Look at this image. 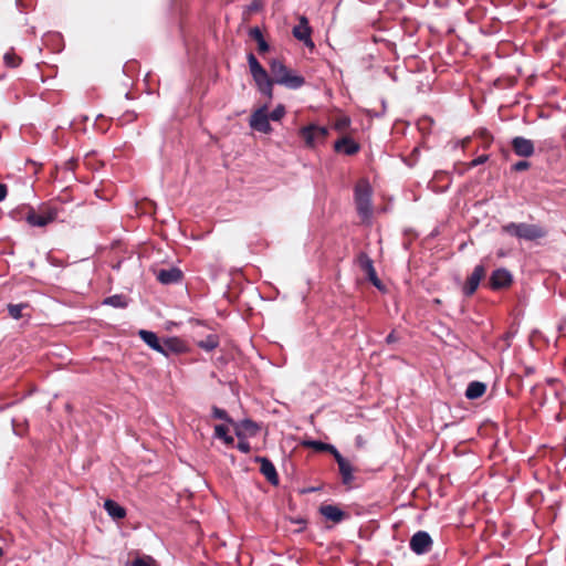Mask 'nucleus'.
Masks as SVG:
<instances>
[{
	"mask_svg": "<svg viewBox=\"0 0 566 566\" xmlns=\"http://www.w3.org/2000/svg\"><path fill=\"white\" fill-rule=\"evenodd\" d=\"M64 209L60 203H42L36 209L27 207L21 211V219L25 220L30 227L43 228L49 223L63 221Z\"/></svg>",
	"mask_w": 566,
	"mask_h": 566,
	"instance_id": "nucleus-1",
	"label": "nucleus"
},
{
	"mask_svg": "<svg viewBox=\"0 0 566 566\" xmlns=\"http://www.w3.org/2000/svg\"><path fill=\"white\" fill-rule=\"evenodd\" d=\"M371 195L369 181L367 179L358 180L354 189V199L357 212L364 222L368 221L373 214Z\"/></svg>",
	"mask_w": 566,
	"mask_h": 566,
	"instance_id": "nucleus-2",
	"label": "nucleus"
},
{
	"mask_svg": "<svg viewBox=\"0 0 566 566\" xmlns=\"http://www.w3.org/2000/svg\"><path fill=\"white\" fill-rule=\"evenodd\" d=\"M270 71L275 83L284 85L289 88H300L304 85L303 76L292 74L284 63L277 59L270 62Z\"/></svg>",
	"mask_w": 566,
	"mask_h": 566,
	"instance_id": "nucleus-3",
	"label": "nucleus"
},
{
	"mask_svg": "<svg viewBox=\"0 0 566 566\" xmlns=\"http://www.w3.org/2000/svg\"><path fill=\"white\" fill-rule=\"evenodd\" d=\"M300 135L306 146L314 147L317 143L325 140L328 135V129L323 126L308 125L301 128Z\"/></svg>",
	"mask_w": 566,
	"mask_h": 566,
	"instance_id": "nucleus-4",
	"label": "nucleus"
},
{
	"mask_svg": "<svg viewBox=\"0 0 566 566\" xmlns=\"http://www.w3.org/2000/svg\"><path fill=\"white\" fill-rule=\"evenodd\" d=\"M268 116V106L264 105L258 108L250 117V126L252 129L258 130L260 133L269 134L272 130V127L269 122Z\"/></svg>",
	"mask_w": 566,
	"mask_h": 566,
	"instance_id": "nucleus-5",
	"label": "nucleus"
},
{
	"mask_svg": "<svg viewBox=\"0 0 566 566\" xmlns=\"http://www.w3.org/2000/svg\"><path fill=\"white\" fill-rule=\"evenodd\" d=\"M410 549L417 555L428 553L432 547V539L424 531H418L412 535L409 542Z\"/></svg>",
	"mask_w": 566,
	"mask_h": 566,
	"instance_id": "nucleus-6",
	"label": "nucleus"
},
{
	"mask_svg": "<svg viewBox=\"0 0 566 566\" xmlns=\"http://www.w3.org/2000/svg\"><path fill=\"white\" fill-rule=\"evenodd\" d=\"M512 150L518 157L528 158L535 153V146L533 140L522 136H516L511 142Z\"/></svg>",
	"mask_w": 566,
	"mask_h": 566,
	"instance_id": "nucleus-7",
	"label": "nucleus"
},
{
	"mask_svg": "<svg viewBox=\"0 0 566 566\" xmlns=\"http://www.w3.org/2000/svg\"><path fill=\"white\" fill-rule=\"evenodd\" d=\"M358 263L360 269L367 275L368 280L373 283V285L377 287L379 291H384L385 286L377 276L376 270L373 265V261L366 254L363 253L358 258Z\"/></svg>",
	"mask_w": 566,
	"mask_h": 566,
	"instance_id": "nucleus-8",
	"label": "nucleus"
},
{
	"mask_svg": "<svg viewBox=\"0 0 566 566\" xmlns=\"http://www.w3.org/2000/svg\"><path fill=\"white\" fill-rule=\"evenodd\" d=\"M485 273L486 269L483 264H479L474 268L473 272L463 285V293L467 296L472 295L476 291L481 280L485 276Z\"/></svg>",
	"mask_w": 566,
	"mask_h": 566,
	"instance_id": "nucleus-9",
	"label": "nucleus"
},
{
	"mask_svg": "<svg viewBox=\"0 0 566 566\" xmlns=\"http://www.w3.org/2000/svg\"><path fill=\"white\" fill-rule=\"evenodd\" d=\"M312 29L308 25V20L305 17L300 19V23L293 28V35L298 41H302L307 46H314L313 41L311 40Z\"/></svg>",
	"mask_w": 566,
	"mask_h": 566,
	"instance_id": "nucleus-10",
	"label": "nucleus"
},
{
	"mask_svg": "<svg viewBox=\"0 0 566 566\" xmlns=\"http://www.w3.org/2000/svg\"><path fill=\"white\" fill-rule=\"evenodd\" d=\"M334 149L337 153H343L345 155L353 156L359 151L360 146L353 138L348 136H343L342 138L335 142Z\"/></svg>",
	"mask_w": 566,
	"mask_h": 566,
	"instance_id": "nucleus-11",
	"label": "nucleus"
},
{
	"mask_svg": "<svg viewBox=\"0 0 566 566\" xmlns=\"http://www.w3.org/2000/svg\"><path fill=\"white\" fill-rule=\"evenodd\" d=\"M157 280L163 284L178 283L182 279V272L178 268L161 269L156 272Z\"/></svg>",
	"mask_w": 566,
	"mask_h": 566,
	"instance_id": "nucleus-12",
	"label": "nucleus"
},
{
	"mask_svg": "<svg viewBox=\"0 0 566 566\" xmlns=\"http://www.w3.org/2000/svg\"><path fill=\"white\" fill-rule=\"evenodd\" d=\"M255 461L260 463V471L266 478V480L271 484L277 485L279 476H277L276 469L273 465V463L269 459L263 458V457H256Z\"/></svg>",
	"mask_w": 566,
	"mask_h": 566,
	"instance_id": "nucleus-13",
	"label": "nucleus"
},
{
	"mask_svg": "<svg viewBox=\"0 0 566 566\" xmlns=\"http://www.w3.org/2000/svg\"><path fill=\"white\" fill-rule=\"evenodd\" d=\"M512 276L504 269L495 270L490 277V285L493 290H500L511 284Z\"/></svg>",
	"mask_w": 566,
	"mask_h": 566,
	"instance_id": "nucleus-14",
	"label": "nucleus"
},
{
	"mask_svg": "<svg viewBox=\"0 0 566 566\" xmlns=\"http://www.w3.org/2000/svg\"><path fill=\"white\" fill-rule=\"evenodd\" d=\"M334 458L338 464L343 483L346 485H349L354 480V475H353L354 470H353L352 464L339 452H337Z\"/></svg>",
	"mask_w": 566,
	"mask_h": 566,
	"instance_id": "nucleus-15",
	"label": "nucleus"
},
{
	"mask_svg": "<svg viewBox=\"0 0 566 566\" xmlns=\"http://www.w3.org/2000/svg\"><path fill=\"white\" fill-rule=\"evenodd\" d=\"M259 91L265 95L269 99H272L273 97V81L272 77L265 72L263 76H256L253 78Z\"/></svg>",
	"mask_w": 566,
	"mask_h": 566,
	"instance_id": "nucleus-16",
	"label": "nucleus"
},
{
	"mask_svg": "<svg viewBox=\"0 0 566 566\" xmlns=\"http://www.w3.org/2000/svg\"><path fill=\"white\" fill-rule=\"evenodd\" d=\"M139 337L154 350L158 353H164L167 349L164 348L161 342L157 337V335L153 332L140 329L138 332Z\"/></svg>",
	"mask_w": 566,
	"mask_h": 566,
	"instance_id": "nucleus-17",
	"label": "nucleus"
},
{
	"mask_svg": "<svg viewBox=\"0 0 566 566\" xmlns=\"http://www.w3.org/2000/svg\"><path fill=\"white\" fill-rule=\"evenodd\" d=\"M249 36L258 43V52L264 54L270 50L269 43L265 41L262 31L259 27H253L249 30Z\"/></svg>",
	"mask_w": 566,
	"mask_h": 566,
	"instance_id": "nucleus-18",
	"label": "nucleus"
},
{
	"mask_svg": "<svg viewBox=\"0 0 566 566\" xmlns=\"http://www.w3.org/2000/svg\"><path fill=\"white\" fill-rule=\"evenodd\" d=\"M104 509L114 520H122L126 516V510L113 500H106Z\"/></svg>",
	"mask_w": 566,
	"mask_h": 566,
	"instance_id": "nucleus-19",
	"label": "nucleus"
},
{
	"mask_svg": "<svg viewBox=\"0 0 566 566\" xmlns=\"http://www.w3.org/2000/svg\"><path fill=\"white\" fill-rule=\"evenodd\" d=\"M522 229L524 230V239L531 241L544 238L547 233V231L538 224L526 223Z\"/></svg>",
	"mask_w": 566,
	"mask_h": 566,
	"instance_id": "nucleus-20",
	"label": "nucleus"
},
{
	"mask_svg": "<svg viewBox=\"0 0 566 566\" xmlns=\"http://www.w3.org/2000/svg\"><path fill=\"white\" fill-rule=\"evenodd\" d=\"M486 386L480 381H472L469 384L465 390V397L468 399H478L484 395Z\"/></svg>",
	"mask_w": 566,
	"mask_h": 566,
	"instance_id": "nucleus-21",
	"label": "nucleus"
},
{
	"mask_svg": "<svg viewBox=\"0 0 566 566\" xmlns=\"http://www.w3.org/2000/svg\"><path fill=\"white\" fill-rule=\"evenodd\" d=\"M321 513L333 522H340L344 517V512L335 505H324L321 507Z\"/></svg>",
	"mask_w": 566,
	"mask_h": 566,
	"instance_id": "nucleus-22",
	"label": "nucleus"
},
{
	"mask_svg": "<svg viewBox=\"0 0 566 566\" xmlns=\"http://www.w3.org/2000/svg\"><path fill=\"white\" fill-rule=\"evenodd\" d=\"M161 344L164 348L167 349L166 352L161 353L165 356H168L170 353H181L185 347L182 342L176 337L167 338Z\"/></svg>",
	"mask_w": 566,
	"mask_h": 566,
	"instance_id": "nucleus-23",
	"label": "nucleus"
},
{
	"mask_svg": "<svg viewBox=\"0 0 566 566\" xmlns=\"http://www.w3.org/2000/svg\"><path fill=\"white\" fill-rule=\"evenodd\" d=\"M248 63L253 78L256 76H263L266 72L253 53L248 54Z\"/></svg>",
	"mask_w": 566,
	"mask_h": 566,
	"instance_id": "nucleus-24",
	"label": "nucleus"
},
{
	"mask_svg": "<svg viewBox=\"0 0 566 566\" xmlns=\"http://www.w3.org/2000/svg\"><path fill=\"white\" fill-rule=\"evenodd\" d=\"M306 447H310L316 451H328L331 452L334 457L336 455V453L338 452L336 450V448L332 444H327V443H324V442H321V441H315V440H312V441H306L304 443Z\"/></svg>",
	"mask_w": 566,
	"mask_h": 566,
	"instance_id": "nucleus-25",
	"label": "nucleus"
},
{
	"mask_svg": "<svg viewBox=\"0 0 566 566\" xmlns=\"http://www.w3.org/2000/svg\"><path fill=\"white\" fill-rule=\"evenodd\" d=\"M228 428L223 424H217L214 427V436L221 440H223V442L226 444H232L234 442V439L233 437L229 436L228 434Z\"/></svg>",
	"mask_w": 566,
	"mask_h": 566,
	"instance_id": "nucleus-26",
	"label": "nucleus"
},
{
	"mask_svg": "<svg viewBox=\"0 0 566 566\" xmlns=\"http://www.w3.org/2000/svg\"><path fill=\"white\" fill-rule=\"evenodd\" d=\"M350 126V118L346 115H340L334 119L333 127L338 133H345Z\"/></svg>",
	"mask_w": 566,
	"mask_h": 566,
	"instance_id": "nucleus-27",
	"label": "nucleus"
},
{
	"mask_svg": "<svg viewBox=\"0 0 566 566\" xmlns=\"http://www.w3.org/2000/svg\"><path fill=\"white\" fill-rule=\"evenodd\" d=\"M526 223H510L504 227V231L511 235H515L517 238L524 239V230Z\"/></svg>",
	"mask_w": 566,
	"mask_h": 566,
	"instance_id": "nucleus-28",
	"label": "nucleus"
},
{
	"mask_svg": "<svg viewBox=\"0 0 566 566\" xmlns=\"http://www.w3.org/2000/svg\"><path fill=\"white\" fill-rule=\"evenodd\" d=\"M3 61L6 65L9 67H18L21 64L22 59L19 55H17L13 51H9L4 54Z\"/></svg>",
	"mask_w": 566,
	"mask_h": 566,
	"instance_id": "nucleus-29",
	"label": "nucleus"
},
{
	"mask_svg": "<svg viewBox=\"0 0 566 566\" xmlns=\"http://www.w3.org/2000/svg\"><path fill=\"white\" fill-rule=\"evenodd\" d=\"M104 304L111 305L113 307L123 308V307L127 306V301L122 295H113V296L105 298Z\"/></svg>",
	"mask_w": 566,
	"mask_h": 566,
	"instance_id": "nucleus-30",
	"label": "nucleus"
},
{
	"mask_svg": "<svg viewBox=\"0 0 566 566\" xmlns=\"http://www.w3.org/2000/svg\"><path fill=\"white\" fill-rule=\"evenodd\" d=\"M28 307L27 304H10L8 306L9 314L12 318L19 319L23 316L22 311Z\"/></svg>",
	"mask_w": 566,
	"mask_h": 566,
	"instance_id": "nucleus-31",
	"label": "nucleus"
},
{
	"mask_svg": "<svg viewBox=\"0 0 566 566\" xmlns=\"http://www.w3.org/2000/svg\"><path fill=\"white\" fill-rule=\"evenodd\" d=\"M198 345L206 350H212L218 346V339L214 335H209L206 339L200 340Z\"/></svg>",
	"mask_w": 566,
	"mask_h": 566,
	"instance_id": "nucleus-32",
	"label": "nucleus"
},
{
	"mask_svg": "<svg viewBox=\"0 0 566 566\" xmlns=\"http://www.w3.org/2000/svg\"><path fill=\"white\" fill-rule=\"evenodd\" d=\"M285 115V108L283 105L276 106L270 114H268L269 119L272 120H280Z\"/></svg>",
	"mask_w": 566,
	"mask_h": 566,
	"instance_id": "nucleus-33",
	"label": "nucleus"
},
{
	"mask_svg": "<svg viewBox=\"0 0 566 566\" xmlns=\"http://www.w3.org/2000/svg\"><path fill=\"white\" fill-rule=\"evenodd\" d=\"M133 566H157V565H156V562L151 557L144 556V557L136 558L133 562Z\"/></svg>",
	"mask_w": 566,
	"mask_h": 566,
	"instance_id": "nucleus-34",
	"label": "nucleus"
},
{
	"mask_svg": "<svg viewBox=\"0 0 566 566\" xmlns=\"http://www.w3.org/2000/svg\"><path fill=\"white\" fill-rule=\"evenodd\" d=\"M479 136L483 140V147L488 148L491 145L492 140H493V136L485 128H482V129L479 130Z\"/></svg>",
	"mask_w": 566,
	"mask_h": 566,
	"instance_id": "nucleus-35",
	"label": "nucleus"
},
{
	"mask_svg": "<svg viewBox=\"0 0 566 566\" xmlns=\"http://www.w3.org/2000/svg\"><path fill=\"white\" fill-rule=\"evenodd\" d=\"M530 167H531V163L530 161H527V160H520V161L515 163L514 165H512L511 170L515 171V172H520V171H524V170L530 169Z\"/></svg>",
	"mask_w": 566,
	"mask_h": 566,
	"instance_id": "nucleus-36",
	"label": "nucleus"
},
{
	"mask_svg": "<svg viewBox=\"0 0 566 566\" xmlns=\"http://www.w3.org/2000/svg\"><path fill=\"white\" fill-rule=\"evenodd\" d=\"M488 159H489L488 155H481V156L476 157L475 159L471 160L468 165V168H474L479 165H482V164L486 163Z\"/></svg>",
	"mask_w": 566,
	"mask_h": 566,
	"instance_id": "nucleus-37",
	"label": "nucleus"
},
{
	"mask_svg": "<svg viewBox=\"0 0 566 566\" xmlns=\"http://www.w3.org/2000/svg\"><path fill=\"white\" fill-rule=\"evenodd\" d=\"M212 415L217 419L227 420V421L230 420L227 412L223 409H220L218 407L212 408Z\"/></svg>",
	"mask_w": 566,
	"mask_h": 566,
	"instance_id": "nucleus-38",
	"label": "nucleus"
},
{
	"mask_svg": "<svg viewBox=\"0 0 566 566\" xmlns=\"http://www.w3.org/2000/svg\"><path fill=\"white\" fill-rule=\"evenodd\" d=\"M242 428L251 434H254L258 430V426L253 421H250V420L243 421Z\"/></svg>",
	"mask_w": 566,
	"mask_h": 566,
	"instance_id": "nucleus-39",
	"label": "nucleus"
},
{
	"mask_svg": "<svg viewBox=\"0 0 566 566\" xmlns=\"http://www.w3.org/2000/svg\"><path fill=\"white\" fill-rule=\"evenodd\" d=\"M237 448L243 453H249L251 449L250 443L245 440H240L239 443L237 444Z\"/></svg>",
	"mask_w": 566,
	"mask_h": 566,
	"instance_id": "nucleus-40",
	"label": "nucleus"
},
{
	"mask_svg": "<svg viewBox=\"0 0 566 566\" xmlns=\"http://www.w3.org/2000/svg\"><path fill=\"white\" fill-rule=\"evenodd\" d=\"M8 195V188L4 184H0V201L4 200Z\"/></svg>",
	"mask_w": 566,
	"mask_h": 566,
	"instance_id": "nucleus-41",
	"label": "nucleus"
},
{
	"mask_svg": "<svg viewBox=\"0 0 566 566\" xmlns=\"http://www.w3.org/2000/svg\"><path fill=\"white\" fill-rule=\"evenodd\" d=\"M76 165H77L76 160L72 158L65 163V168L69 170H74Z\"/></svg>",
	"mask_w": 566,
	"mask_h": 566,
	"instance_id": "nucleus-42",
	"label": "nucleus"
},
{
	"mask_svg": "<svg viewBox=\"0 0 566 566\" xmlns=\"http://www.w3.org/2000/svg\"><path fill=\"white\" fill-rule=\"evenodd\" d=\"M396 340V337H395V334L394 333H390L388 336H387V343H392Z\"/></svg>",
	"mask_w": 566,
	"mask_h": 566,
	"instance_id": "nucleus-43",
	"label": "nucleus"
},
{
	"mask_svg": "<svg viewBox=\"0 0 566 566\" xmlns=\"http://www.w3.org/2000/svg\"><path fill=\"white\" fill-rule=\"evenodd\" d=\"M127 116H128V120H133L136 117L134 114H128Z\"/></svg>",
	"mask_w": 566,
	"mask_h": 566,
	"instance_id": "nucleus-44",
	"label": "nucleus"
},
{
	"mask_svg": "<svg viewBox=\"0 0 566 566\" xmlns=\"http://www.w3.org/2000/svg\"><path fill=\"white\" fill-rule=\"evenodd\" d=\"M256 8H258V7H256L255 4H252V6L250 7V9H251V10H256Z\"/></svg>",
	"mask_w": 566,
	"mask_h": 566,
	"instance_id": "nucleus-45",
	"label": "nucleus"
},
{
	"mask_svg": "<svg viewBox=\"0 0 566 566\" xmlns=\"http://www.w3.org/2000/svg\"><path fill=\"white\" fill-rule=\"evenodd\" d=\"M3 556V549L0 547V557Z\"/></svg>",
	"mask_w": 566,
	"mask_h": 566,
	"instance_id": "nucleus-46",
	"label": "nucleus"
},
{
	"mask_svg": "<svg viewBox=\"0 0 566 566\" xmlns=\"http://www.w3.org/2000/svg\"><path fill=\"white\" fill-rule=\"evenodd\" d=\"M464 247H465V243H461L459 248L463 249Z\"/></svg>",
	"mask_w": 566,
	"mask_h": 566,
	"instance_id": "nucleus-47",
	"label": "nucleus"
}]
</instances>
